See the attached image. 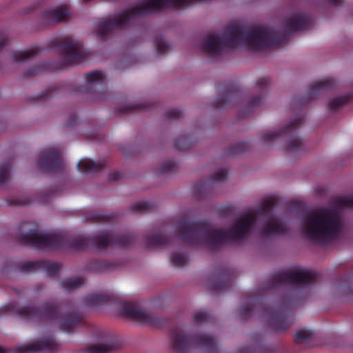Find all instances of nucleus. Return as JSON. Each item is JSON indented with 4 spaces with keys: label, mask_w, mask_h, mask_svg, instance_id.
I'll list each match as a JSON object with an SVG mask.
<instances>
[{
    "label": "nucleus",
    "mask_w": 353,
    "mask_h": 353,
    "mask_svg": "<svg viewBox=\"0 0 353 353\" xmlns=\"http://www.w3.org/2000/svg\"><path fill=\"white\" fill-rule=\"evenodd\" d=\"M312 25V16L305 12L296 13L287 19L283 23V31L265 27L230 25L223 35L212 34L206 36L201 44V50L208 54H220L229 48L239 46L255 51L277 48L287 44L293 33L308 30Z\"/></svg>",
    "instance_id": "nucleus-1"
},
{
    "label": "nucleus",
    "mask_w": 353,
    "mask_h": 353,
    "mask_svg": "<svg viewBox=\"0 0 353 353\" xmlns=\"http://www.w3.org/2000/svg\"><path fill=\"white\" fill-rule=\"evenodd\" d=\"M275 205L272 198L263 201L255 213L243 214L225 230L216 228L207 221H193L182 218L176 223V233L189 246H203L216 250L227 243L247 239L256 223L257 216L268 215Z\"/></svg>",
    "instance_id": "nucleus-2"
},
{
    "label": "nucleus",
    "mask_w": 353,
    "mask_h": 353,
    "mask_svg": "<svg viewBox=\"0 0 353 353\" xmlns=\"http://www.w3.org/2000/svg\"><path fill=\"white\" fill-rule=\"evenodd\" d=\"M20 243L43 250L66 249L71 251H85L91 247L98 250L107 248H125L136 243L132 234H109L99 233L92 236L70 238L59 232L41 233L38 232H20L17 235Z\"/></svg>",
    "instance_id": "nucleus-3"
},
{
    "label": "nucleus",
    "mask_w": 353,
    "mask_h": 353,
    "mask_svg": "<svg viewBox=\"0 0 353 353\" xmlns=\"http://www.w3.org/2000/svg\"><path fill=\"white\" fill-rule=\"evenodd\" d=\"M61 305L54 302H43L41 308L32 306L15 307L8 304L0 308V316L4 314H13L28 321H59V327L70 333L83 322L81 314L73 311L62 313Z\"/></svg>",
    "instance_id": "nucleus-4"
},
{
    "label": "nucleus",
    "mask_w": 353,
    "mask_h": 353,
    "mask_svg": "<svg viewBox=\"0 0 353 353\" xmlns=\"http://www.w3.org/2000/svg\"><path fill=\"white\" fill-rule=\"evenodd\" d=\"M341 232L339 216L333 211L320 209L305 214L303 232L310 240L326 243L336 239Z\"/></svg>",
    "instance_id": "nucleus-5"
},
{
    "label": "nucleus",
    "mask_w": 353,
    "mask_h": 353,
    "mask_svg": "<svg viewBox=\"0 0 353 353\" xmlns=\"http://www.w3.org/2000/svg\"><path fill=\"white\" fill-rule=\"evenodd\" d=\"M300 303V299L294 292L282 297L276 307L263 306L261 313L269 319L270 326L276 332H283L292 325L291 309Z\"/></svg>",
    "instance_id": "nucleus-6"
},
{
    "label": "nucleus",
    "mask_w": 353,
    "mask_h": 353,
    "mask_svg": "<svg viewBox=\"0 0 353 353\" xmlns=\"http://www.w3.org/2000/svg\"><path fill=\"white\" fill-rule=\"evenodd\" d=\"M50 46L63 57V61L58 63V69L80 64L87 57L82 42L71 36L55 38L51 41Z\"/></svg>",
    "instance_id": "nucleus-7"
},
{
    "label": "nucleus",
    "mask_w": 353,
    "mask_h": 353,
    "mask_svg": "<svg viewBox=\"0 0 353 353\" xmlns=\"http://www.w3.org/2000/svg\"><path fill=\"white\" fill-rule=\"evenodd\" d=\"M320 274L314 270L296 269L279 272L271 276L266 288L271 290L282 285H292L296 288H305L317 282Z\"/></svg>",
    "instance_id": "nucleus-8"
},
{
    "label": "nucleus",
    "mask_w": 353,
    "mask_h": 353,
    "mask_svg": "<svg viewBox=\"0 0 353 353\" xmlns=\"http://www.w3.org/2000/svg\"><path fill=\"white\" fill-rule=\"evenodd\" d=\"M303 117L299 116L280 130L264 133L261 136V139L265 144H268L278 137H287L288 143L285 146V151L289 153L300 152L303 150V141L298 136V130L303 123Z\"/></svg>",
    "instance_id": "nucleus-9"
},
{
    "label": "nucleus",
    "mask_w": 353,
    "mask_h": 353,
    "mask_svg": "<svg viewBox=\"0 0 353 353\" xmlns=\"http://www.w3.org/2000/svg\"><path fill=\"white\" fill-rule=\"evenodd\" d=\"M61 268L62 265L59 263L46 260L37 261H26L18 266L19 270L23 273L43 272L51 278L57 276Z\"/></svg>",
    "instance_id": "nucleus-10"
},
{
    "label": "nucleus",
    "mask_w": 353,
    "mask_h": 353,
    "mask_svg": "<svg viewBox=\"0 0 353 353\" xmlns=\"http://www.w3.org/2000/svg\"><path fill=\"white\" fill-rule=\"evenodd\" d=\"M58 343L52 336L43 337L29 344L12 348L0 347V353H30L41 350H52L57 347Z\"/></svg>",
    "instance_id": "nucleus-11"
},
{
    "label": "nucleus",
    "mask_w": 353,
    "mask_h": 353,
    "mask_svg": "<svg viewBox=\"0 0 353 353\" xmlns=\"http://www.w3.org/2000/svg\"><path fill=\"white\" fill-rule=\"evenodd\" d=\"M37 164L40 169L48 172H59L63 168L61 152L56 148L43 150L37 161Z\"/></svg>",
    "instance_id": "nucleus-12"
},
{
    "label": "nucleus",
    "mask_w": 353,
    "mask_h": 353,
    "mask_svg": "<svg viewBox=\"0 0 353 353\" xmlns=\"http://www.w3.org/2000/svg\"><path fill=\"white\" fill-rule=\"evenodd\" d=\"M336 82L332 78L316 81L310 85V89L306 95L301 99L296 98L295 101L299 105L306 104L317 99L321 93L334 88Z\"/></svg>",
    "instance_id": "nucleus-13"
},
{
    "label": "nucleus",
    "mask_w": 353,
    "mask_h": 353,
    "mask_svg": "<svg viewBox=\"0 0 353 353\" xmlns=\"http://www.w3.org/2000/svg\"><path fill=\"white\" fill-rule=\"evenodd\" d=\"M121 313L126 318L132 319L141 323L158 326L160 320L151 314L146 312L132 304L124 305L121 308Z\"/></svg>",
    "instance_id": "nucleus-14"
},
{
    "label": "nucleus",
    "mask_w": 353,
    "mask_h": 353,
    "mask_svg": "<svg viewBox=\"0 0 353 353\" xmlns=\"http://www.w3.org/2000/svg\"><path fill=\"white\" fill-rule=\"evenodd\" d=\"M85 81L86 86H76L74 92L80 93H90L93 94V98L95 99H102V97H98V91L96 90L95 86L97 85H103L105 83V78L103 73L101 71H92L85 74Z\"/></svg>",
    "instance_id": "nucleus-15"
},
{
    "label": "nucleus",
    "mask_w": 353,
    "mask_h": 353,
    "mask_svg": "<svg viewBox=\"0 0 353 353\" xmlns=\"http://www.w3.org/2000/svg\"><path fill=\"white\" fill-rule=\"evenodd\" d=\"M270 85V79L268 77L259 79L256 83V89L260 93L259 95L252 97L248 103L245 110L243 112V116L251 113L256 108L261 106L264 103V99L268 90Z\"/></svg>",
    "instance_id": "nucleus-16"
},
{
    "label": "nucleus",
    "mask_w": 353,
    "mask_h": 353,
    "mask_svg": "<svg viewBox=\"0 0 353 353\" xmlns=\"http://www.w3.org/2000/svg\"><path fill=\"white\" fill-rule=\"evenodd\" d=\"M221 94L214 101L215 108H222L232 103L240 94L238 84L234 81H230L224 84L221 88Z\"/></svg>",
    "instance_id": "nucleus-17"
},
{
    "label": "nucleus",
    "mask_w": 353,
    "mask_h": 353,
    "mask_svg": "<svg viewBox=\"0 0 353 353\" xmlns=\"http://www.w3.org/2000/svg\"><path fill=\"white\" fill-rule=\"evenodd\" d=\"M232 284V272L228 268H224L219 272L218 278L210 283V289L212 291L225 292L228 290Z\"/></svg>",
    "instance_id": "nucleus-18"
},
{
    "label": "nucleus",
    "mask_w": 353,
    "mask_h": 353,
    "mask_svg": "<svg viewBox=\"0 0 353 353\" xmlns=\"http://www.w3.org/2000/svg\"><path fill=\"white\" fill-rule=\"evenodd\" d=\"M68 8L66 6H60L54 8L45 10L42 19L46 25L58 23L63 21L68 16Z\"/></svg>",
    "instance_id": "nucleus-19"
},
{
    "label": "nucleus",
    "mask_w": 353,
    "mask_h": 353,
    "mask_svg": "<svg viewBox=\"0 0 353 353\" xmlns=\"http://www.w3.org/2000/svg\"><path fill=\"white\" fill-rule=\"evenodd\" d=\"M105 167L104 161H94L88 158L81 159L77 163L78 170L83 173H96Z\"/></svg>",
    "instance_id": "nucleus-20"
},
{
    "label": "nucleus",
    "mask_w": 353,
    "mask_h": 353,
    "mask_svg": "<svg viewBox=\"0 0 353 353\" xmlns=\"http://www.w3.org/2000/svg\"><path fill=\"white\" fill-rule=\"evenodd\" d=\"M286 232L285 225L279 221L270 219L262 228V234L265 236L283 234Z\"/></svg>",
    "instance_id": "nucleus-21"
},
{
    "label": "nucleus",
    "mask_w": 353,
    "mask_h": 353,
    "mask_svg": "<svg viewBox=\"0 0 353 353\" xmlns=\"http://www.w3.org/2000/svg\"><path fill=\"white\" fill-rule=\"evenodd\" d=\"M170 243V238L159 234H148L145 239V244L149 248H162Z\"/></svg>",
    "instance_id": "nucleus-22"
},
{
    "label": "nucleus",
    "mask_w": 353,
    "mask_h": 353,
    "mask_svg": "<svg viewBox=\"0 0 353 353\" xmlns=\"http://www.w3.org/2000/svg\"><path fill=\"white\" fill-rule=\"evenodd\" d=\"M118 343L114 340H110L105 343L91 345L83 353H109L117 349Z\"/></svg>",
    "instance_id": "nucleus-23"
},
{
    "label": "nucleus",
    "mask_w": 353,
    "mask_h": 353,
    "mask_svg": "<svg viewBox=\"0 0 353 353\" xmlns=\"http://www.w3.org/2000/svg\"><path fill=\"white\" fill-rule=\"evenodd\" d=\"M261 303V298H249L246 304L243 305L239 309V317L241 320H246L249 319L255 308L258 305Z\"/></svg>",
    "instance_id": "nucleus-24"
},
{
    "label": "nucleus",
    "mask_w": 353,
    "mask_h": 353,
    "mask_svg": "<svg viewBox=\"0 0 353 353\" xmlns=\"http://www.w3.org/2000/svg\"><path fill=\"white\" fill-rule=\"evenodd\" d=\"M84 301L90 306H96L111 301L112 297L106 294L91 293L85 297Z\"/></svg>",
    "instance_id": "nucleus-25"
},
{
    "label": "nucleus",
    "mask_w": 353,
    "mask_h": 353,
    "mask_svg": "<svg viewBox=\"0 0 353 353\" xmlns=\"http://www.w3.org/2000/svg\"><path fill=\"white\" fill-rule=\"evenodd\" d=\"M39 49L34 46L26 50L14 52L11 57L14 61L21 62L39 54Z\"/></svg>",
    "instance_id": "nucleus-26"
},
{
    "label": "nucleus",
    "mask_w": 353,
    "mask_h": 353,
    "mask_svg": "<svg viewBox=\"0 0 353 353\" xmlns=\"http://www.w3.org/2000/svg\"><path fill=\"white\" fill-rule=\"evenodd\" d=\"M210 190L209 181H201L193 185V195L197 199H201L208 196Z\"/></svg>",
    "instance_id": "nucleus-27"
},
{
    "label": "nucleus",
    "mask_w": 353,
    "mask_h": 353,
    "mask_svg": "<svg viewBox=\"0 0 353 353\" xmlns=\"http://www.w3.org/2000/svg\"><path fill=\"white\" fill-rule=\"evenodd\" d=\"M156 205L150 201H139L131 206V211L137 213H146L155 211Z\"/></svg>",
    "instance_id": "nucleus-28"
},
{
    "label": "nucleus",
    "mask_w": 353,
    "mask_h": 353,
    "mask_svg": "<svg viewBox=\"0 0 353 353\" xmlns=\"http://www.w3.org/2000/svg\"><path fill=\"white\" fill-rule=\"evenodd\" d=\"M61 285L62 288L66 290H73L83 285V279L81 277L65 279L61 283Z\"/></svg>",
    "instance_id": "nucleus-29"
},
{
    "label": "nucleus",
    "mask_w": 353,
    "mask_h": 353,
    "mask_svg": "<svg viewBox=\"0 0 353 353\" xmlns=\"http://www.w3.org/2000/svg\"><path fill=\"white\" fill-rule=\"evenodd\" d=\"M314 337V332L307 329H301L296 331L294 334L296 343H307Z\"/></svg>",
    "instance_id": "nucleus-30"
},
{
    "label": "nucleus",
    "mask_w": 353,
    "mask_h": 353,
    "mask_svg": "<svg viewBox=\"0 0 353 353\" xmlns=\"http://www.w3.org/2000/svg\"><path fill=\"white\" fill-rule=\"evenodd\" d=\"M150 103L145 102L124 105L119 109V113H128L134 111H141L150 108Z\"/></svg>",
    "instance_id": "nucleus-31"
},
{
    "label": "nucleus",
    "mask_w": 353,
    "mask_h": 353,
    "mask_svg": "<svg viewBox=\"0 0 353 353\" xmlns=\"http://www.w3.org/2000/svg\"><path fill=\"white\" fill-rule=\"evenodd\" d=\"M350 101V96L344 95L342 97H336L330 100L328 103V108L331 111H334L345 105Z\"/></svg>",
    "instance_id": "nucleus-32"
},
{
    "label": "nucleus",
    "mask_w": 353,
    "mask_h": 353,
    "mask_svg": "<svg viewBox=\"0 0 353 353\" xmlns=\"http://www.w3.org/2000/svg\"><path fill=\"white\" fill-rule=\"evenodd\" d=\"M170 262L175 267H183L188 262V256L184 253L174 252L170 256Z\"/></svg>",
    "instance_id": "nucleus-33"
},
{
    "label": "nucleus",
    "mask_w": 353,
    "mask_h": 353,
    "mask_svg": "<svg viewBox=\"0 0 353 353\" xmlns=\"http://www.w3.org/2000/svg\"><path fill=\"white\" fill-rule=\"evenodd\" d=\"M118 268L117 262H110L105 261H97L93 264V270L97 272H103L109 269H116Z\"/></svg>",
    "instance_id": "nucleus-34"
},
{
    "label": "nucleus",
    "mask_w": 353,
    "mask_h": 353,
    "mask_svg": "<svg viewBox=\"0 0 353 353\" xmlns=\"http://www.w3.org/2000/svg\"><path fill=\"white\" fill-rule=\"evenodd\" d=\"M249 143L246 141H242L231 145L228 150L229 155H236L246 152L248 150Z\"/></svg>",
    "instance_id": "nucleus-35"
},
{
    "label": "nucleus",
    "mask_w": 353,
    "mask_h": 353,
    "mask_svg": "<svg viewBox=\"0 0 353 353\" xmlns=\"http://www.w3.org/2000/svg\"><path fill=\"white\" fill-rule=\"evenodd\" d=\"M157 50L159 54H163L170 48V45L166 43L161 35H158L154 39Z\"/></svg>",
    "instance_id": "nucleus-36"
},
{
    "label": "nucleus",
    "mask_w": 353,
    "mask_h": 353,
    "mask_svg": "<svg viewBox=\"0 0 353 353\" xmlns=\"http://www.w3.org/2000/svg\"><path fill=\"white\" fill-rule=\"evenodd\" d=\"M212 316L206 312H197L194 315V322L196 324L210 323L212 321Z\"/></svg>",
    "instance_id": "nucleus-37"
},
{
    "label": "nucleus",
    "mask_w": 353,
    "mask_h": 353,
    "mask_svg": "<svg viewBox=\"0 0 353 353\" xmlns=\"http://www.w3.org/2000/svg\"><path fill=\"white\" fill-rule=\"evenodd\" d=\"M177 168V163L173 161H168L164 162L159 168L160 174H168L173 172Z\"/></svg>",
    "instance_id": "nucleus-38"
},
{
    "label": "nucleus",
    "mask_w": 353,
    "mask_h": 353,
    "mask_svg": "<svg viewBox=\"0 0 353 353\" xmlns=\"http://www.w3.org/2000/svg\"><path fill=\"white\" fill-rule=\"evenodd\" d=\"M57 89L58 87L57 85L50 86L37 96L35 99L45 101L52 97H54L55 95L54 92Z\"/></svg>",
    "instance_id": "nucleus-39"
},
{
    "label": "nucleus",
    "mask_w": 353,
    "mask_h": 353,
    "mask_svg": "<svg viewBox=\"0 0 353 353\" xmlns=\"http://www.w3.org/2000/svg\"><path fill=\"white\" fill-rule=\"evenodd\" d=\"M114 219V214H92L90 219L94 223H106L110 222Z\"/></svg>",
    "instance_id": "nucleus-40"
},
{
    "label": "nucleus",
    "mask_w": 353,
    "mask_h": 353,
    "mask_svg": "<svg viewBox=\"0 0 353 353\" xmlns=\"http://www.w3.org/2000/svg\"><path fill=\"white\" fill-rule=\"evenodd\" d=\"M46 70V65L45 64L34 65L33 67L30 68L27 72H25L23 73V77H34Z\"/></svg>",
    "instance_id": "nucleus-41"
},
{
    "label": "nucleus",
    "mask_w": 353,
    "mask_h": 353,
    "mask_svg": "<svg viewBox=\"0 0 353 353\" xmlns=\"http://www.w3.org/2000/svg\"><path fill=\"white\" fill-rule=\"evenodd\" d=\"M336 205L339 208H353V196L338 198L336 199Z\"/></svg>",
    "instance_id": "nucleus-42"
},
{
    "label": "nucleus",
    "mask_w": 353,
    "mask_h": 353,
    "mask_svg": "<svg viewBox=\"0 0 353 353\" xmlns=\"http://www.w3.org/2000/svg\"><path fill=\"white\" fill-rule=\"evenodd\" d=\"M11 165L9 163H5L0 165V184L8 179Z\"/></svg>",
    "instance_id": "nucleus-43"
},
{
    "label": "nucleus",
    "mask_w": 353,
    "mask_h": 353,
    "mask_svg": "<svg viewBox=\"0 0 353 353\" xmlns=\"http://www.w3.org/2000/svg\"><path fill=\"white\" fill-rule=\"evenodd\" d=\"M228 175V170L225 168H221L216 172L210 179L212 182H221L225 180Z\"/></svg>",
    "instance_id": "nucleus-44"
},
{
    "label": "nucleus",
    "mask_w": 353,
    "mask_h": 353,
    "mask_svg": "<svg viewBox=\"0 0 353 353\" xmlns=\"http://www.w3.org/2000/svg\"><path fill=\"white\" fill-rule=\"evenodd\" d=\"M175 148L178 150H185L189 148V143L187 142L186 137L179 138L175 141Z\"/></svg>",
    "instance_id": "nucleus-45"
},
{
    "label": "nucleus",
    "mask_w": 353,
    "mask_h": 353,
    "mask_svg": "<svg viewBox=\"0 0 353 353\" xmlns=\"http://www.w3.org/2000/svg\"><path fill=\"white\" fill-rule=\"evenodd\" d=\"M183 112L178 109H172L165 113V117L168 119H178L182 115Z\"/></svg>",
    "instance_id": "nucleus-46"
},
{
    "label": "nucleus",
    "mask_w": 353,
    "mask_h": 353,
    "mask_svg": "<svg viewBox=\"0 0 353 353\" xmlns=\"http://www.w3.org/2000/svg\"><path fill=\"white\" fill-rule=\"evenodd\" d=\"M30 203V201L27 199L13 198L10 202V204L14 205H26Z\"/></svg>",
    "instance_id": "nucleus-47"
},
{
    "label": "nucleus",
    "mask_w": 353,
    "mask_h": 353,
    "mask_svg": "<svg viewBox=\"0 0 353 353\" xmlns=\"http://www.w3.org/2000/svg\"><path fill=\"white\" fill-rule=\"evenodd\" d=\"M78 117L76 114H72L68 119L65 125L67 127H72L77 123Z\"/></svg>",
    "instance_id": "nucleus-48"
},
{
    "label": "nucleus",
    "mask_w": 353,
    "mask_h": 353,
    "mask_svg": "<svg viewBox=\"0 0 353 353\" xmlns=\"http://www.w3.org/2000/svg\"><path fill=\"white\" fill-rule=\"evenodd\" d=\"M121 176H122V174L121 172L114 171V172H111L109 174L108 179L110 181H118L119 179H120L121 178Z\"/></svg>",
    "instance_id": "nucleus-49"
},
{
    "label": "nucleus",
    "mask_w": 353,
    "mask_h": 353,
    "mask_svg": "<svg viewBox=\"0 0 353 353\" xmlns=\"http://www.w3.org/2000/svg\"><path fill=\"white\" fill-rule=\"evenodd\" d=\"M7 44V37L4 32H0V50Z\"/></svg>",
    "instance_id": "nucleus-50"
},
{
    "label": "nucleus",
    "mask_w": 353,
    "mask_h": 353,
    "mask_svg": "<svg viewBox=\"0 0 353 353\" xmlns=\"http://www.w3.org/2000/svg\"><path fill=\"white\" fill-rule=\"evenodd\" d=\"M332 5L338 6L341 3V0H327Z\"/></svg>",
    "instance_id": "nucleus-51"
},
{
    "label": "nucleus",
    "mask_w": 353,
    "mask_h": 353,
    "mask_svg": "<svg viewBox=\"0 0 353 353\" xmlns=\"http://www.w3.org/2000/svg\"><path fill=\"white\" fill-rule=\"evenodd\" d=\"M16 292V294H19V291H17V290H16V292Z\"/></svg>",
    "instance_id": "nucleus-52"
},
{
    "label": "nucleus",
    "mask_w": 353,
    "mask_h": 353,
    "mask_svg": "<svg viewBox=\"0 0 353 353\" xmlns=\"http://www.w3.org/2000/svg\"><path fill=\"white\" fill-rule=\"evenodd\" d=\"M83 1H85V2H88V1H90V0H83Z\"/></svg>",
    "instance_id": "nucleus-53"
},
{
    "label": "nucleus",
    "mask_w": 353,
    "mask_h": 353,
    "mask_svg": "<svg viewBox=\"0 0 353 353\" xmlns=\"http://www.w3.org/2000/svg\"><path fill=\"white\" fill-rule=\"evenodd\" d=\"M42 286H41L38 290H41L42 289Z\"/></svg>",
    "instance_id": "nucleus-54"
}]
</instances>
